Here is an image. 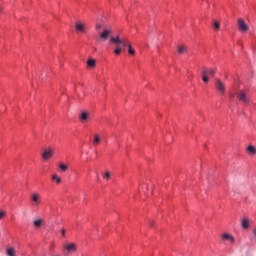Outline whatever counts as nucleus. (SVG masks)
Listing matches in <instances>:
<instances>
[{
	"mask_svg": "<svg viewBox=\"0 0 256 256\" xmlns=\"http://www.w3.org/2000/svg\"><path fill=\"white\" fill-rule=\"evenodd\" d=\"M110 43L116 44L114 53L115 55H121L123 47H128L129 55H135V49L131 46V42L127 38H120L119 36L111 37Z\"/></svg>",
	"mask_w": 256,
	"mask_h": 256,
	"instance_id": "1",
	"label": "nucleus"
},
{
	"mask_svg": "<svg viewBox=\"0 0 256 256\" xmlns=\"http://www.w3.org/2000/svg\"><path fill=\"white\" fill-rule=\"evenodd\" d=\"M217 70L215 68H203L202 70V81L204 83H209V77H215Z\"/></svg>",
	"mask_w": 256,
	"mask_h": 256,
	"instance_id": "2",
	"label": "nucleus"
},
{
	"mask_svg": "<svg viewBox=\"0 0 256 256\" xmlns=\"http://www.w3.org/2000/svg\"><path fill=\"white\" fill-rule=\"evenodd\" d=\"M31 203H32V207H39V205H41V194H39L38 192H34L31 195Z\"/></svg>",
	"mask_w": 256,
	"mask_h": 256,
	"instance_id": "3",
	"label": "nucleus"
},
{
	"mask_svg": "<svg viewBox=\"0 0 256 256\" xmlns=\"http://www.w3.org/2000/svg\"><path fill=\"white\" fill-rule=\"evenodd\" d=\"M237 23L238 29L241 33H247V31H249V25L245 23V20H243V18H238Z\"/></svg>",
	"mask_w": 256,
	"mask_h": 256,
	"instance_id": "4",
	"label": "nucleus"
},
{
	"mask_svg": "<svg viewBox=\"0 0 256 256\" xmlns=\"http://www.w3.org/2000/svg\"><path fill=\"white\" fill-rule=\"evenodd\" d=\"M53 155H55V150L49 147L48 149L44 150V152L42 153V158L44 159V161H47L48 159H51Z\"/></svg>",
	"mask_w": 256,
	"mask_h": 256,
	"instance_id": "5",
	"label": "nucleus"
},
{
	"mask_svg": "<svg viewBox=\"0 0 256 256\" xmlns=\"http://www.w3.org/2000/svg\"><path fill=\"white\" fill-rule=\"evenodd\" d=\"M75 29L77 33H87V26L81 21L75 23Z\"/></svg>",
	"mask_w": 256,
	"mask_h": 256,
	"instance_id": "6",
	"label": "nucleus"
},
{
	"mask_svg": "<svg viewBox=\"0 0 256 256\" xmlns=\"http://www.w3.org/2000/svg\"><path fill=\"white\" fill-rule=\"evenodd\" d=\"M215 87L220 95H225V83L221 80H216Z\"/></svg>",
	"mask_w": 256,
	"mask_h": 256,
	"instance_id": "7",
	"label": "nucleus"
},
{
	"mask_svg": "<svg viewBox=\"0 0 256 256\" xmlns=\"http://www.w3.org/2000/svg\"><path fill=\"white\" fill-rule=\"evenodd\" d=\"M112 31L109 29H104L103 32L99 34L100 41H107L108 37L111 36Z\"/></svg>",
	"mask_w": 256,
	"mask_h": 256,
	"instance_id": "8",
	"label": "nucleus"
},
{
	"mask_svg": "<svg viewBox=\"0 0 256 256\" xmlns=\"http://www.w3.org/2000/svg\"><path fill=\"white\" fill-rule=\"evenodd\" d=\"M90 113L87 111H82L79 115V120L81 121V123H87V121H89V117H90Z\"/></svg>",
	"mask_w": 256,
	"mask_h": 256,
	"instance_id": "9",
	"label": "nucleus"
},
{
	"mask_svg": "<svg viewBox=\"0 0 256 256\" xmlns=\"http://www.w3.org/2000/svg\"><path fill=\"white\" fill-rule=\"evenodd\" d=\"M64 249H66L68 253H75L77 251V244L75 243L66 244L64 245Z\"/></svg>",
	"mask_w": 256,
	"mask_h": 256,
	"instance_id": "10",
	"label": "nucleus"
},
{
	"mask_svg": "<svg viewBox=\"0 0 256 256\" xmlns=\"http://www.w3.org/2000/svg\"><path fill=\"white\" fill-rule=\"evenodd\" d=\"M222 241H229L230 243H235V237L229 233H223L221 235Z\"/></svg>",
	"mask_w": 256,
	"mask_h": 256,
	"instance_id": "11",
	"label": "nucleus"
},
{
	"mask_svg": "<svg viewBox=\"0 0 256 256\" xmlns=\"http://www.w3.org/2000/svg\"><path fill=\"white\" fill-rule=\"evenodd\" d=\"M33 225L36 229H39V227H43V225H45V220L42 218L36 219L33 221Z\"/></svg>",
	"mask_w": 256,
	"mask_h": 256,
	"instance_id": "12",
	"label": "nucleus"
},
{
	"mask_svg": "<svg viewBox=\"0 0 256 256\" xmlns=\"http://www.w3.org/2000/svg\"><path fill=\"white\" fill-rule=\"evenodd\" d=\"M237 98L239 99V101H242V103H247V96L245 95V92L239 91L237 93Z\"/></svg>",
	"mask_w": 256,
	"mask_h": 256,
	"instance_id": "13",
	"label": "nucleus"
},
{
	"mask_svg": "<svg viewBox=\"0 0 256 256\" xmlns=\"http://www.w3.org/2000/svg\"><path fill=\"white\" fill-rule=\"evenodd\" d=\"M6 255L7 256H16L17 252L15 251V249L13 247H10V248H7Z\"/></svg>",
	"mask_w": 256,
	"mask_h": 256,
	"instance_id": "14",
	"label": "nucleus"
},
{
	"mask_svg": "<svg viewBox=\"0 0 256 256\" xmlns=\"http://www.w3.org/2000/svg\"><path fill=\"white\" fill-rule=\"evenodd\" d=\"M92 143L93 145H99V143H101V137H99V134H94Z\"/></svg>",
	"mask_w": 256,
	"mask_h": 256,
	"instance_id": "15",
	"label": "nucleus"
},
{
	"mask_svg": "<svg viewBox=\"0 0 256 256\" xmlns=\"http://www.w3.org/2000/svg\"><path fill=\"white\" fill-rule=\"evenodd\" d=\"M247 152L249 153V155H256V148L255 146H248L247 147Z\"/></svg>",
	"mask_w": 256,
	"mask_h": 256,
	"instance_id": "16",
	"label": "nucleus"
},
{
	"mask_svg": "<svg viewBox=\"0 0 256 256\" xmlns=\"http://www.w3.org/2000/svg\"><path fill=\"white\" fill-rule=\"evenodd\" d=\"M102 177L105 181H109V179H111V172L106 171L104 174H102Z\"/></svg>",
	"mask_w": 256,
	"mask_h": 256,
	"instance_id": "17",
	"label": "nucleus"
},
{
	"mask_svg": "<svg viewBox=\"0 0 256 256\" xmlns=\"http://www.w3.org/2000/svg\"><path fill=\"white\" fill-rule=\"evenodd\" d=\"M183 53H187V47H185V46H180V47L178 48V54H179V55H183Z\"/></svg>",
	"mask_w": 256,
	"mask_h": 256,
	"instance_id": "18",
	"label": "nucleus"
},
{
	"mask_svg": "<svg viewBox=\"0 0 256 256\" xmlns=\"http://www.w3.org/2000/svg\"><path fill=\"white\" fill-rule=\"evenodd\" d=\"M52 181H56L57 185L61 184V177H59L57 174H54L52 176Z\"/></svg>",
	"mask_w": 256,
	"mask_h": 256,
	"instance_id": "19",
	"label": "nucleus"
},
{
	"mask_svg": "<svg viewBox=\"0 0 256 256\" xmlns=\"http://www.w3.org/2000/svg\"><path fill=\"white\" fill-rule=\"evenodd\" d=\"M59 169H60V171H62V173H65V171H67V169H69V167L67 165H65L64 163H61L59 165Z\"/></svg>",
	"mask_w": 256,
	"mask_h": 256,
	"instance_id": "20",
	"label": "nucleus"
},
{
	"mask_svg": "<svg viewBox=\"0 0 256 256\" xmlns=\"http://www.w3.org/2000/svg\"><path fill=\"white\" fill-rule=\"evenodd\" d=\"M242 227L243 229H247L249 227V220H247V218L242 220Z\"/></svg>",
	"mask_w": 256,
	"mask_h": 256,
	"instance_id": "21",
	"label": "nucleus"
},
{
	"mask_svg": "<svg viewBox=\"0 0 256 256\" xmlns=\"http://www.w3.org/2000/svg\"><path fill=\"white\" fill-rule=\"evenodd\" d=\"M87 65L88 67H95V59H89Z\"/></svg>",
	"mask_w": 256,
	"mask_h": 256,
	"instance_id": "22",
	"label": "nucleus"
},
{
	"mask_svg": "<svg viewBox=\"0 0 256 256\" xmlns=\"http://www.w3.org/2000/svg\"><path fill=\"white\" fill-rule=\"evenodd\" d=\"M213 27H214V29H215L216 31H219V29H221V24L216 21V22H214Z\"/></svg>",
	"mask_w": 256,
	"mask_h": 256,
	"instance_id": "23",
	"label": "nucleus"
},
{
	"mask_svg": "<svg viewBox=\"0 0 256 256\" xmlns=\"http://www.w3.org/2000/svg\"><path fill=\"white\" fill-rule=\"evenodd\" d=\"M150 227H155V221L150 220Z\"/></svg>",
	"mask_w": 256,
	"mask_h": 256,
	"instance_id": "24",
	"label": "nucleus"
},
{
	"mask_svg": "<svg viewBox=\"0 0 256 256\" xmlns=\"http://www.w3.org/2000/svg\"><path fill=\"white\" fill-rule=\"evenodd\" d=\"M5 217V212H0V219H3Z\"/></svg>",
	"mask_w": 256,
	"mask_h": 256,
	"instance_id": "25",
	"label": "nucleus"
},
{
	"mask_svg": "<svg viewBox=\"0 0 256 256\" xmlns=\"http://www.w3.org/2000/svg\"><path fill=\"white\" fill-rule=\"evenodd\" d=\"M102 25L101 24H96V29H101Z\"/></svg>",
	"mask_w": 256,
	"mask_h": 256,
	"instance_id": "26",
	"label": "nucleus"
},
{
	"mask_svg": "<svg viewBox=\"0 0 256 256\" xmlns=\"http://www.w3.org/2000/svg\"><path fill=\"white\" fill-rule=\"evenodd\" d=\"M62 236L65 237V229L61 230Z\"/></svg>",
	"mask_w": 256,
	"mask_h": 256,
	"instance_id": "27",
	"label": "nucleus"
},
{
	"mask_svg": "<svg viewBox=\"0 0 256 256\" xmlns=\"http://www.w3.org/2000/svg\"><path fill=\"white\" fill-rule=\"evenodd\" d=\"M233 97H235V95H234V94H231V95H230V98L233 99Z\"/></svg>",
	"mask_w": 256,
	"mask_h": 256,
	"instance_id": "28",
	"label": "nucleus"
},
{
	"mask_svg": "<svg viewBox=\"0 0 256 256\" xmlns=\"http://www.w3.org/2000/svg\"><path fill=\"white\" fill-rule=\"evenodd\" d=\"M1 11H3V8L0 6V13H1Z\"/></svg>",
	"mask_w": 256,
	"mask_h": 256,
	"instance_id": "29",
	"label": "nucleus"
}]
</instances>
